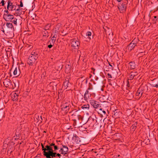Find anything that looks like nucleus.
<instances>
[{
	"label": "nucleus",
	"instance_id": "36",
	"mask_svg": "<svg viewBox=\"0 0 158 158\" xmlns=\"http://www.w3.org/2000/svg\"><path fill=\"white\" fill-rule=\"evenodd\" d=\"M20 6L21 7H23V2L22 1H20Z\"/></svg>",
	"mask_w": 158,
	"mask_h": 158
},
{
	"label": "nucleus",
	"instance_id": "26",
	"mask_svg": "<svg viewBox=\"0 0 158 158\" xmlns=\"http://www.w3.org/2000/svg\"><path fill=\"white\" fill-rule=\"evenodd\" d=\"M91 32L90 31H88L86 33V36H88V38H89V39H91V38L89 37V36H91Z\"/></svg>",
	"mask_w": 158,
	"mask_h": 158
},
{
	"label": "nucleus",
	"instance_id": "8",
	"mask_svg": "<svg viewBox=\"0 0 158 158\" xmlns=\"http://www.w3.org/2000/svg\"><path fill=\"white\" fill-rule=\"evenodd\" d=\"M38 57L37 53L33 51L31 52V55L30 56L29 59H37Z\"/></svg>",
	"mask_w": 158,
	"mask_h": 158
},
{
	"label": "nucleus",
	"instance_id": "19",
	"mask_svg": "<svg viewBox=\"0 0 158 158\" xmlns=\"http://www.w3.org/2000/svg\"><path fill=\"white\" fill-rule=\"evenodd\" d=\"M6 26L9 28H14L13 26L12 23L10 22H7L6 23Z\"/></svg>",
	"mask_w": 158,
	"mask_h": 158
},
{
	"label": "nucleus",
	"instance_id": "41",
	"mask_svg": "<svg viewBox=\"0 0 158 158\" xmlns=\"http://www.w3.org/2000/svg\"><path fill=\"white\" fill-rule=\"evenodd\" d=\"M56 156H58L59 158L61 156V155L59 153H56Z\"/></svg>",
	"mask_w": 158,
	"mask_h": 158
},
{
	"label": "nucleus",
	"instance_id": "11",
	"mask_svg": "<svg viewBox=\"0 0 158 158\" xmlns=\"http://www.w3.org/2000/svg\"><path fill=\"white\" fill-rule=\"evenodd\" d=\"M19 94L16 93H14L12 95V98L13 101H17L18 99Z\"/></svg>",
	"mask_w": 158,
	"mask_h": 158
},
{
	"label": "nucleus",
	"instance_id": "46",
	"mask_svg": "<svg viewBox=\"0 0 158 158\" xmlns=\"http://www.w3.org/2000/svg\"><path fill=\"white\" fill-rule=\"evenodd\" d=\"M156 47L158 48V43L156 44Z\"/></svg>",
	"mask_w": 158,
	"mask_h": 158
},
{
	"label": "nucleus",
	"instance_id": "42",
	"mask_svg": "<svg viewBox=\"0 0 158 158\" xmlns=\"http://www.w3.org/2000/svg\"><path fill=\"white\" fill-rule=\"evenodd\" d=\"M153 86L156 87V88H158V84H156L155 85H154Z\"/></svg>",
	"mask_w": 158,
	"mask_h": 158
},
{
	"label": "nucleus",
	"instance_id": "45",
	"mask_svg": "<svg viewBox=\"0 0 158 158\" xmlns=\"http://www.w3.org/2000/svg\"><path fill=\"white\" fill-rule=\"evenodd\" d=\"M116 1L118 2H120L122 1V0H116Z\"/></svg>",
	"mask_w": 158,
	"mask_h": 158
},
{
	"label": "nucleus",
	"instance_id": "2",
	"mask_svg": "<svg viewBox=\"0 0 158 158\" xmlns=\"http://www.w3.org/2000/svg\"><path fill=\"white\" fill-rule=\"evenodd\" d=\"M127 6V4L125 2L118 4V8L120 13H123L126 11Z\"/></svg>",
	"mask_w": 158,
	"mask_h": 158
},
{
	"label": "nucleus",
	"instance_id": "3",
	"mask_svg": "<svg viewBox=\"0 0 158 158\" xmlns=\"http://www.w3.org/2000/svg\"><path fill=\"white\" fill-rule=\"evenodd\" d=\"M136 43L134 42L133 40L127 47L126 48V51L130 52L136 46Z\"/></svg>",
	"mask_w": 158,
	"mask_h": 158
},
{
	"label": "nucleus",
	"instance_id": "15",
	"mask_svg": "<svg viewBox=\"0 0 158 158\" xmlns=\"http://www.w3.org/2000/svg\"><path fill=\"white\" fill-rule=\"evenodd\" d=\"M129 66L131 69H134L135 68L136 65L134 62L131 61L129 63Z\"/></svg>",
	"mask_w": 158,
	"mask_h": 158
},
{
	"label": "nucleus",
	"instance_id": "4",
	"mask_svg": "<svg viewBox=\"0 0 158 158\" xmlns=\"http://www.w3.org/2000/svg\"><path fill=\"white\" fill-rule=\"evenodd\" d=\"M14 16L13 15L10 14H5L4 15L3 18L7 22L11 21V20L14 19Z\"/></svg>",
	"mask_w": 158,
	"mask_h": 158
},
{
	"label": "nucleus",
	"instance_id": "39",
	"mask_svg": "<svg viewBox=\"0 0 158 158\" xmlns=\"http://www.w3.org/2000/svg\"><path fill=\"white\" fill-rule=\"evenodd\" d=\"M108 82H109V85H112V84H111V80L110 79H109L108 80Z\"/></svg>",
	"mask_w": 158,
	"mask_h": 158
},
{
	"label": "nucleus",
	"instance_id": "40",
	"mask_svg": "<svg viewBox=\"0 0 158 158\" xmlns=\"http://www.w3.org/2000/svg\"><path fill=\"white\" fill-rule=\"evenodd\" d=\"M67 106H64V107L62 108V109L63 110H64V109H65V108H67Z\"/></svg>",
	"mask_w": 158,
	"mask_h": 158
},
{
	"label": "nucleus",
	"instance_id": "5",
	"mask_svg": "<svg viewBox=\"0 0 158 158\" xmlns=\"http://www.w3.org/2000/svg\"><path fill=\"white\" fill-rule=\"evenodd\" d=\"M91 105L95 108H98L100 107L99 102L94 100H90L89 101Z\"/></svg>",
	"mask_w": 158,
	"mask_h": 158
},
{
	"label": "nucleus",
	"instance_id": "48",
	"mask_svg": "<svg viewBox=\"0 0 158 158\" xmlns=\"http://www.w3.org/2000/svg\"><path fill=\"white\" fill-rule=\"evenodd\" d=\"M35 158H38L37 157H35Z\"/></svg>",
	"mask_w": 158,
	"mask_h": 158
},
{
	"label": "nucleus",
	"instance_id": "49",
	"mask_svg": "<svg viewBox=\"0 0 158 158\" xmlns=\"http://www.w3.org/2000/svg\"><path fill=\"white\" fill-rule=\"evenodd\" d=\"M33 19H35L34 18H33Z\"/></svg>",
	"mask_w": 158,
	"mask_h": 158
},
{
	"label": "nucleus",
	"instance_id": "16",
	"mask_svg": "<svg viewBox=\"0 0 158 158\" xmlns=\"http://www.w3.org/2000/svg\"><path fill=\"white\" fill-rule=\"evenodd\" d=\"M69 85V81L68 80H65L64 82L63 87L65 89H66L68 87Z\"/></svg>",
	"mask_w": 158,
	"mask_h": 158
},
{
	"label": "nucleus",
	"instance_id": "13",
	"mask_svg": "<svg viewBox=\"0 0 158 158\" xmlns=\"http://www.w3.org/2000/svg\"><path fill=\"white\" fill-rule=\"evenodd\" d=\"M13 74L14 75L18 76L20 74V70L19 69L16 68L13 72Z\"/></svg>",
	"mask_w": 158,
	"mask_h": 158
},
{
	"label": "nucleus",
	"instance_id": "31",
	"mask_svg": "<svg viewBox=\"0 0 158 158\" xmlns=\"http://www.w3.org/2000/svg\"><path fill=\"white\" fill-rule=\"evenodd\" d=\"M106 76L108 77V78H112V76L109 73H108L106 75Z\"/></svg>",
	"mask_w": 158,
	"mask_h": 158
},
{
	"label": "nucleus",
	"instance_id": "43",
	"mask_svg": "<svg viewBox=\"0 0 158 158\" xmlns=\"http://www.w3.org/2000/svg\"><path fill=\"white\" fill-rule=\"evenodd\" d=\"M141 53H142V54H143V52H142L141 53H140L139 54H138V55H137V56H138V57H140V56H140V54H141Z\"/></svg>",
	"mask_w": 158,
	"mask_h": 158
},
{
	"label": "nucleus",
	"instance_id": "34",
	"mask_svg": "<svg viewBox=\"0 0 158 158\" xmlns=\"http://www.w3.org/2000/svg\"><path fill=\"white\" fill-rule=\"evenodd\" d=\"M99 110L102 111V113L104 114H106V111L105 110H102L101 108Z\"/></svg>",
	"mask_w": 158,
	"mask_h": 158
},
{
	"label": "nucleus",
	"instance_id": "7",
	"mask_svg": "<svg viewBox=\"0 0 158 158\" xmlns=\"http://www.w3.org/2000/svg\"><path fill=\"white\" fill-rule=\"evenodd\" d=\"M57 32L56 31H55L53 32V33L52 34V35H53L51 39V41H52V44H54V43L55 42L56 38L57 37Z\"/></svg>",
	"mask_w": 158,
	"mask_h": 158
},
{
	"label": "nucleus",
	"instance_id": "24",
	"mask_svg": "<svg viewBox=\"0 0 158 158\" xmlns=\"http://www.w3.org/2000/svg\"><path fill=\"white\" fill-rule=\"evenodd\" d=\"M12 22L14 23V24H15V25L17 26V19L16 18H15L14 17V19H13L12 20Z\"/></svg>",
	"mask_w": 158,
	"mask_h": 158
},
{
	"label": "nucleus",
	"instance_id": "25",
	"mask_svg": "<svg viewBox=\"0 0 158 158\" xmlns=\"http://www.w3.org/2000/svg\"><path fill=\"white\" fill-rule=\"evenodd\" d=\"M16 14L17 15H20L21 14V10L18 9L16 10Z\"/></svg>",
	"mask_w": 158,
	"mask_h": 158
},
{
	"label": "nucleus",
	"instance_id": "35",
	"mask_svg": "<svg viewBox=\"0 0 158 158\" xmlns=\"http://www.w3.org/2000/svg\"><path fill=\"white\" fill-rule=\"evenodd\" d=\"M4 2L5 1L4 0H2L1 2V3H2V6H4Z\"/></svg>",
	"mask_w": 158,
	"mask_h": 158
},
{
	"label": "nucleus",
	"instance_id": "1",
	"mask_svg": "<svg viewBox=\"0 0 158 158\" xmlns=\"http://www.w3.org/2000/svg\"><path fill=\"white\" fill-rule=\"evenodd\" d=\"M71 46L75 49H77L78 48V46L80 45V43L78 38H74L71 40Z\"/></svg>",
	"mask_w": 158,
	"mask_h": 158
},
{
	"label": "nucleus",
	"instance_id": "23",
	"mask_svg": "<svg viewBox=\"0 0 158 158\" xmlns=\"http://www.w3.org/2000/svg\"><path fill=\"white\" fill-rule=\"evenodd\" d=\"M50 25L49 24H47L44 27V30H46L47 31L49 29L50 27Z\"/></svg>",
	"mask_w": 158,
	"mask_h": 158
},
{
	"label": "nucleus",
	"instance_id": "10",
	"mask_svg": "<svg viewBox=\"0 0 158 158\" xmlns=\"http://www.w3.org/2000/svg\"><path fill=\"white\" fill-rule=\"evenodd\" d=\"M49 36V34L48 31L46 30L43 31V37L44 40H46L47 39Z\"/></svg>",
	"mask_w": 158,
	"mask_h": 158
},
{
	"label": "nucleus",
	"instance_id": "33",
	"mask_svg": "<svg viewBox=\"0 0 158 158\" xmlns=\"http://www.w3.org/2000/svg\"><path fill=\"white\" fill-rule=\"evenodd\" d=\"M38 118L39 119V120H40V118L41 119L40 120V122H42V121L43 120L42 118V116H40V117L39 116H38Z\"/></svg>",
	"mask_w": 158,
	"mask_h": 158
},
{
	"label": "nucleus",
	"instance_id": "6",
	"mask_svg": "<svg viewBox=\"0 0 158 158\" xmlns=\"http://www.w3.org/2000/svg\"><path fill=\"white\" fill-rule=\"evenodd\" d=\"M7 3L8 5L7 7V9L11 10H15V8L14 7V6L13 5L12 3L10 1V0L8 1Z\"/></svg>",
	"mask_w": 158,
	"mask_h": 158
},
{
	"label": "nucleus",
	"instance_id": "50",
	"mask_svg": "<svg viewBox=\"0 0 158 158\" xmlns=\"http://www.w3.org/2000/svg\"><path fill=\"white\" fill-rule=\"evenodd\" d=\"M53 147H52V149H53Z\"/></svg>",
	"mask_w": 158,
	"mask_h": 158
},
{
	"label": "nucleus",
	"instance_id": "17",
	"mask_svg": "<svg viewBox=\"0 0 158 158\" xmlns=\"http://www.w3.org/2000/svg\"><path fill=\"white\" fill-rule=\"evenodd\" d=\"M41 145H42V150L43 151H43V155H44V154H45V152H46V151H48V149H47V147L48 146V145H47L45 146V147H44V146H43V144H41Z\"/></svg>",
	"mask_w": 158,
	"mask_h": 158
},
{
	"label": "nucleus",
	"instance_id": "38",
	"mask_svg": "<svg viewBox=\"0 0 158 158\" xmlns=\"http://www.w3.org/2000/svg\"><path fill=\"white\" fill-rule=\"evenodd\" d=\"M85 94H89V91H88V90H87L86 91Z\"/></svg>",
	"mask_w": 158,
	"mask_h": 158
},
{
	"label": "nucleus",
	"instance_id": "47",
	"mask_svg": "<svg viewBox=\"0 0 158 158\" xmlns=\"http://www.w3.org/2000/svg\"><path fill=\"white\" fill-rule=\"evenodd\" d=\"M154 18H156V16H155L154 17Z\"/></svg>",
	"mask_w": 158,
	"mask_h": 158
},
{
	"label": "nucleus",
	"instance_id": "18",
	"mask_svg": "<svg viewBox=\"0 0 158 158\" xmlns=\"http://www.w3.org/2000/svg\"><path fill=\"white\" fill-rule=\"evenodd\" d=\"M89 104L84 105L81 106V108L84 110H89Z\"/></svg>",
	"mask_w": 158,
	"mask_h": 158
},
{
	"label": "nucleus",
	"instance_id": "51",
	"mask_svg": "<svg viewBox=\"0 0 158 158\" xmlns=\"http://www.w3.org/2000/svg\"><path fill=\"white\" fill-rule=\"evenodd\" d=\"M141 58L142 59V58ZM144 58H143V59H144Z\"/></svg>",
	"mask_w": 158,
	"mask_h": 158
},
{
	"label": "nucleus",
	"instance_id": "27",
	"mask_svg": "<svg viewBox=\"0 0 158 158\" xmlns=\"http://www.w3.org/2000/svg\"><path fill=\"white\" fill-rule=\"evenodd\" d=\"M3 84L4 85H9V84H10V82L7 80H5L3 82Z\"/></svg>",
	"mask_w": 158,
	"mask_h": 158
},
{
	"label": "nucleus",
	"instance_id": "28",
	"mask_svg": "<svg viewBox=\"0 0 158 158\" xmlns=\"http://www.w3.org/2000/svg\"><path fill=\"white\" fill-rule=\"evenodd\" d=\"M59 151V152H60L61 154H63L64 155H64L65 153H64V149L63 148H60V149Z\"/></svg>",
	"mask_w": 158,
	"mask_h": 158
},
{
	"label": "nucleus",
	"instance_id": "30",
	"mask_svg": "<svg viewBox=\"0 0 158 158\" xmlns=\"http://www.w3.org/2000/svg\"><path fill=\"white\" fill-rule=\"evenodd\" d=\"M68 151H69L68 148H64V153H65L64 155H65L67 154V152H68Z\"/></svg>",
	"mask_w": 158,
	"mask_h": 158
},
{
	"label": "nucleus",
	"instance_id": "44",
	"mask_svg": "<svg viewBox=\"0 0 158 158\" xmlns=\"http://www.w3.org/2000/svg\"><path fill=\"white\" fill-rule=\"evenodd\" d=\"M5 12H6V13L7 14H8V13H9V11H8V10H5Z\"/></svg>",
	"mask_w": 158,
	"mask_h": 158
},
{
	"label": "nucleus",
	"instance_id": "9",
	"mask_svg": "<svg viewBox=\"0 0 158 158\" xmlns=\"http://www.w3.org/2000/svg\"><path fill=\"white\" fill-rule=\"evenodd\" d=\"M48 144V146L47 147V148H48V147L50 149H52V147H53L54 148V150H53V151H56V150L58 149V147L56 145H55V144L53 143H49Z\"/></svg>",
	"mask_w": 158,
	"mask_h": 158
},
{
	"label": "nucleus",
	"instance_id": "20",
	"mask_svg": "<svg viewBox=\"0 0 158 158\" xmlns=\"http://www.w3.org/2000/svg\"><path fill=\"white\" fill-rule=\"evenodd\" d=\"M34 62V61H33L32 60H27V63L29 65H32Z\"/></svg>",
	"mask_w": 158,
	"mask_h": 158
},
{
	"label": "nucleus",
	"instance_id": "22",
	"mask_svg": "<svg viewBox=\"0 0 158 158\" xmlns=\"http://www.w3.org/2000/svg\"><path fill=\"white\" fill-rule=\"evenodd\" d=\"M90 96V94H85L84 95V98L85 100H87L89 99Z\"/></svg>",
	"mask_w": 158,
	"mask_h": 158
},
{
	"label": "nucleus",
	"instance_id": "37",
	"mask_svg": "<svg viewBox=\"0 0 158 158\" xmlns=\"http://www.w3.org/2000/svg\"><path fill=\"white\" fill-rule=\"evenodd\" d=\"M62 147H63L62 148H68V147L67 146H65V145H63V144H62Z\"/></svg>",
	"mask_w": 158,
	"mask_h": 158
},
{
	"label": "nucleus",
	"instance_id": "32",
	"mask_svg": "<svg viewBox=\"0 0 158 158\" xmlns=\"http://www.w3.org/2000/svg\"><path fill=\"white\" fill-rule=\"evenodd\" d=\"M107 60L108 62V63L110 66L112 67L113 66V65H114V64L113 63H110V62L108 61V60Z\"/></svg>",
	"mask_w": 158,
	"mask_h": 158
},
{
	"label": "nucleus",
	"instance_id": "29",
	"mask_svg": "<svg viewBox=\"0 0 158 158\" xmlns=\"http://www.w3.org/2000/svg\"><path fill=\"white\" fill-rule=\"evenodd\" d=\"M50 43V44L48 46V47L49 48H51L53 46V44H52V41H49V42Z\"/></svg>",
	"mask_w": 158,
	"mask_h": 158
},
{
	"label": "nucleus",
	"instance_id": "14",
	"mask_svg": "<svg viewBox=\"0 0 158 158\" xmlns=\"http://www.w3.org/2000/svg\"><path fill=\"white\" fill-rule=\"evenodd\" d=\"M143 93V92L140 89H139L138 90L137 92L136 93V95L137 96H139L140 97L142 96V94Z\"/></svg>",
	"mask_w": 158,
	"mask_h": 158
},
{
	"label": "nucleus",
	"instance_id": "21",
	"mask_svg": "<svg viewBox=\"0 0 158 158\" xmlns=\"http://www.w3.org/2000/svg\"><path fill=\"white\" fill-rule=\"evenodd\" d=\"M137 124V123H135L134 124L132 125L131 127V129L133 131H134L135 129Z\"/></svg>",
	"mask_w": 158,
	"mask_h": 158
},
{
	"label": "nucleus",
	"instance_id": "12",
	"mask_svg": "<svg viewBox=\"0 0 158 158\" xmlns=\"http://www.w3.org/2000/svg\"><path fill=\"white\" fill-rule=\"evenodd\" d=\"M137 74L138 73L137 72H131L130 74L129 78L130 79H133L135 76H136Z\"/></svg>",
	"mask_w": 158,
	"mask_h": 158
}]
</instances>
